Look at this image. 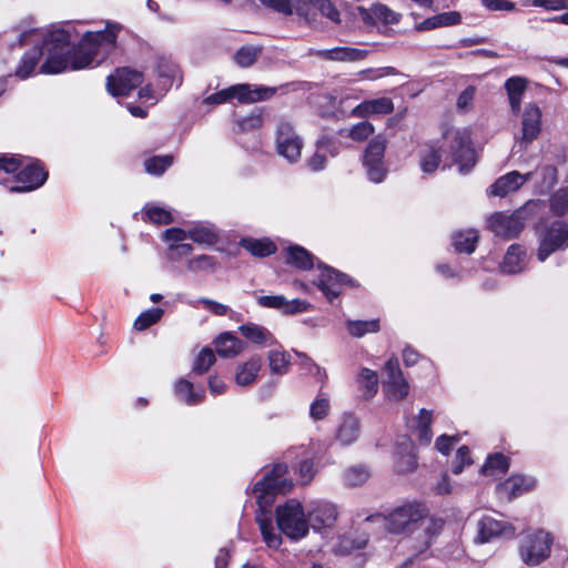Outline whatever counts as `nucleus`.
<instances>
[{
	"label": "nucleus",
	"mask_w": 568,
	"mask_h": 568,
	"mask_svg": "<svg viewBox=\"0 0 568 568\" xmlns=\"http://www.w3.org/2000/svg\"><path fill=\"white\" fill-rule=\"evenodd\" d=\"M525 221L526 209L521 207L513 213H494L487 219V225L496 236L511 239L521 232Z\"/></svg>",
	"instance_id": "10"
},
{
	"label": "nucleus",
	"mask_w": 568,
	"mask_h": 568,
	"mask_svg": "<svg viewBox=\"0 0 568 568\" xmlns=\"http://www.w3.org/2000/svg\"><path fill=\"white\" fill-rule=\"evenodd\" d=\"M515 529L508 524L497 520L491 516H484L478 521V539L480 542H487L498 536L511 537Z\"/></svg>",
	"instance_id": "22"
},
{
	"label": "nucleus",
	"mask_w": 568,
	"mask_h": 568,
	"mask_svg": "<svg viewBox=\"0 0 568 568\" xmlns=\"http://www.w3.org/2000/svg\"><path fill=\"white\" fill-rule=\"evenodd\" d=\"M265 7L284 16H295L298 21L317 26L321 18L338 24L341 13L332 0H260Z\"/></svg>",
	"instance_id": "5"
},
{
	"label": "nucleus",
	"mask_w": 568,
	"mask_h": 568,
	"mask_svg": "<svg viewBox=\"0 0 568 568\" xmlns=\"http://www.w3.org/2000/svg\"><path fill=\"white\" fill-rule=\"evenodd\" d=\"M287 465L277 463L267 471L262 479L256 481L253 493L260 507V514L256 515L263 540L270 548L277 549L282 544V537L272 525L268 515V508L274 503L276 494H285L293 487V481L286 477Z\"/></svg>",
	"instance_id": "4"
},
{
	"label": "nucleus",
	"mask_w": 568,
	"mask_h": 568,
	"mask_svg": "<svg viewBox=\"0 0 568 568\" xmlns=\"http://www.w3.org/2000/svg\"><path fill=\"white\" fill-rule=\"evenodd\" d=\"M367 519L381 520L388 534L402 536L406 547L416 555L425 552L444 527V520L430 516L426 504L417 500L404 501L384 515Z\"/></svg>",
	"instance_id": "2"
},
{
	"label": "nucleus",
	"mask_w": 568,
	"mask_h": 568,
	"mask_svg": "<svg viewBox=\"0 0 568 568\" xmlns=\"http://www.w3.org/2000/svg\"><path fill=\"white\" fill-rule=\"evenodd\" d=\"M298 474H300V478H301L302 483L308 484L315 475L313 460H311V459L303 460L300 464Z\"/></svg>",
	"instance_id": "60"
},
{
	"label": "nucleus",
	"mask_w": 568,
	"mask_h": 568,
	"mask_svg": "<svg viewBox=\"0 0 568 568\" xmlns=\"http://www.w3.org/2000/svg\"><path fill=\"white\" fill-rule=\"evenodd\" d=\"M318 268L321 274L316 285L327 300L333 301L341 294V287L348 282L347 276L327 266L318 265Z\"/></svg>",
	"instance_id": "19"
},
{
	"label": "nucleus",
	"mask_w": 568,
	"mask_h": 568,
	"mask_svg": "<svg viewBox=\"0 0 568 568\" xmlns=\"http://www.w3.org/2000/svg\"><path fill=\"white\" fill-rule=\"evenodd\" d=\"M361 435L359 419L352 414H344L336 427L334 439L341 446H349L354 444Z\"/></svg>",
	"instance_id": "23"
},
{
	"label": "nucleus",
	"mask_w": 568,
	"mask_h": 568,
	"mask_svg": "<svg viewBox=\"0 0 568 568\" xmlns=\"http://www.w3.org/2000/svg\"><path fill=\"white\" fill-rule=\"evenodd\" d=\"M394 111L392 99L383 97L377 99L364 100L351 111V116L366 119L374 115H386Z\"/></svg>",
	"instance_id": "20"
},
{
	"label": "nucleus",
	"mask_w": 568,
	"mask_h": 568,
	"mask_svg": "<svg viewBox=\"0 0 568 568\" xmlns=\"http://www.w3.org/2000/svg\"><path fill=\"white\" fill-rule=\"evenodd\" d=\"M286 262L300 270H310L314 265L313 255L300 245L286 248Z\"/></svg>",
	"instance_id": "34"
},
{
	"label": "nucleus",
	"mask_w": 568,
	"mask_h": 568,
	"mask_svg": "<svg viewBox=\"0 0 568 568\" xmlns=\"http://www.w3.org/2000/svg\"><path fill=\"white\" fill-rule=\"evenodd\" d=\"M551 211L557 215H564L568 210V189H559L550 197Z\"/></svg>",
	"instance_id": "54"
},
{
	"label": "nucleus",
	"mask_w": 568,
	"mask_h": 568,
	"mask_svg": "<svg viewBox=\"0 0 568 568\" xmlns=\"http://www.w3.org/2000/svg\"><path fill=\"white\" fill-rule=\"evenodd\" d=\"M262 368V359L258 356H252L248 361L240 365L235 373V383L241 387L252 385Z\"/></svg>",
	"instance_id": "30"
},
{
	"label": "nucleus",
	"mask_w": 568,
	"mask_h": 568,
	"mask_svg": "<svg viewBox=\"0 0 568 568\" xmlns=\"http://www.w3.org/2000/svg\"><path fill=\"white\" fill-rule=\"evenodd\" d=\"M143 82V74L139 71L128 68L118 69L113 74L106 79V90L110 94L126 95L133 89L141 85Z\"/></svg>",
	"instance_id": "13"
},
{
	"label": "nucleus",
	"mask_w": 568,
	"mask_h": 568,
	"mask_svg": "<svg viewBox=\"0 0 568 568\" xmlns=\"http://www.w3.org/2000/svg\"><path fill=\"white\" fill-rule=\"evenodd\" d=\"M276 523L278 529L292 540L304 538L311 527L308 517L296 499H290L276 508Z\"/></svg>",
	"instance_id": "7"
},
{
	"label": "nucleus",
	"mask_w": 568,
	"mask_h": 568,
	"mask_svg": "<svg viewBox=\"0 0 568 568\" xmlns=\"http://www.w3.org/2000/svg\"><path fill=\"white\" fill-rule=\"evenodd\" d=\"M174 393L176 397L189 406L200 404L205 396L202 387L195 388L193 383L185 378H180L174 384Z\"/></svg>",
	"instance_id": "29"
},
{
	"label": "nucleus",
	"mask_w": 568,
	"mask_h": 568,
	"mask_svg": "<svg viewBox=\"0 0 568 568\" xmlns=\"http://www.w3.org/2000/svg\"><path fill=\"white\" fill-rule=\"evenodd\" d=\"M552 537L539 529L526 535L519 546V556L528 566H538L545 561L551 550Z\"/></svg>",
	"instance_id": "8"
},
{
	"label": "nucleus",
	"mask_w": 568,
	"mask_h": 568,
	"mask_svg": "<svg viewBox=\"0 0 568 568\" xmlns=\"http://www.w3.org/2000/svg\"><path fill=\"white\" fill-rule=\"evenodd\" d=\"M346 327L353 337H363L367 333H376L379 331V320L374 318L369 321H352L346 322Z\"/></svg>",
	"instance_id": "40"
},
{
	"label": "nucleus",
	"mask_w": 568,
	"mask_h": 568,
	"mask_svg": "<svg viewBox=\"0 0 568 568\" xmlns=\"http://www.w3.org/2000/svg\"><path fill=\"white\" fill-rule=\"evenodd\" d=\"M48 179V172L37 162L26 164L16 175V184L9 185L11 192H30L40 187Z\"/></svg>",
	"instance_id": "14"
},
{
	"label": "nucleus",
	"mask_w": 568,
	"mask_h": 568,
	"mask_svg": "<svg viewBox=\"0 0 568 568\" xmlns=\"http://www.w3.org/2000/svg\"><path fill=\"white\" fill-rule=\"evenodd\" d=\"M242 335L254 344L270 346L276 343L272 333L257 324L248 323L239 327Z\"/></svg>",
	"instance_id": "31"
},
{
	"label": "nucleus",
	"mask_w": 568,
	"mask_h": 568,
	"mask_svg": "<svg viewBox=\"0 0 568 568\" xmlns=\"http://www.w3.org/2000/svg\"><path fill=\"white\" fill-rule=\"evenodd\" d=\"M257 304L261 307L273 308L286 315L303 313L308 310L310 303L304 300H287L283 295H263L257 297Z\"/></svg>",
	"instance_id": "18"
},
{
	"label": "nucleus",
	"mask_w": 568,
	"mask_h": 568,
	"mask_svg": "<svg viewBox=\"0 0 568 568\" xmlns=\"http://www.w3.org/2000/svg\"><path fill=\"white\" fill-rule=\"evenodd\" d=\"M215 363V354L213 349L205 347L203 348L193 365V372L201 375L210 369V367Z\"/></svg>",
	"instance_id": "50"
},
{
	"label": "nucleus",
	"mask_w": 568,
	"mask_h": 568,
	"mask_svg": "<svg viewBox=\"0 0 568 568\" xmlns=\"http://www.w3.org/2000/svg\"><path fill=\"white\" fill-rule=\"evenodd\" d=\"M369 471L364 466H353L347 468L343 474V480L346 486L356 487L367 481Z\"/></svg>",
	"instance_id": "45"
},
{
	"label": "nucleus",
	"mask_w": 568,
	"mask_h": 568,
	"mask_svg": "<svg viewBox=\"0 0 568 568\" xmlns=\"http://www.w3.org/2000/svg\"><path fill=\"white\" fill-rule=\"evenodd\" d=\"M315 54L327 61L355 62L364 60L367 51L352 47H336L332 49L317 50Z\"/></svg>",
	"instance_id": "26"
},
{
	"label": "nucleus",
	"mask_w": 568,
	"mask_h": 568,
	"mask_svg": "<svg viewBox=\"0 0 568 568\" xmlns=\"http://www.w3.org/2000/svg\"><path fill=\"white\" fill-rule=\"evenodd\" d=\"M531 172L520 174L518 171H511L495 181L489 189V195L504 197L517 191L525 182L531 179Z\"/></svg>",
	"instance_id": "21"
},
{
	"label": "nucleus",
	"mask_w": 568,
	"mask_h": 568,
	"mask_svg": "<svg viewBox=\"0 0 568 568\" xmlns=\"http://www.w3.org/2000/svg\"><path fill=\"white\" fill-rule=\"evenodd\" d=\"M384 374L386 375L385 381H394L399 379L403 376V373L399 368V363L397 358H389L384 366Z\"/></svg>",
	"instance_id": "58"
},
{
	"label": "nucleus",
	"mask_w": 568,
	"mask_h": 568,
	"mask_svg": "<svg viewBox=\"0 0 568 568\" xmlns=\"http://www.w3.org/2000/svg\"><path fill=\"white\" fill-rule=\"evenodd\" d=\"M471 459L469 457V449L467 446H462L458 448L455 462L453 465V473L458 475L463 471L465 465H470Z\"/></svg>",
	"instance_id": "56"
},
{
	"label": "nucleus",
	"mask_w": 568,
	"mask_h": 568,
	"mask_svg": "<svg viewBox=\"0 0 568 568\" xmlns=\"http://www.w3.org/2000/svg\"><path fill=\"white\" fill-rule=\"evenodd\" d=\"M189 239L199 244L213 245L217 241V234L211 226L199 224L189 229Z\"/></svg>",
	"instance_id": "42"
},
{
	"label": "nucleus",
	"mask_w": 568,
	"mask_h": 568,
	"mask_svg": "<svg viewBox=\"0 0 568 568\" xmlns=\"http://www.w3.org/2000/svg\"><path fill=\"white\" fill-rule=\"evenodd\" d=\"M432 416V410L423 408L416 418L415 430L420 444L423 445H428L433 438V433L430 430Z\"/></svg>",
	"instance_id": "36"
},
{
	"label": "nucleus",
	"mask_w": 568,
	"mask_h": 568,
	"mask_svg": "<svg viewBox=\"0 0 568 568\" xmlns=\"http://www.w3.org/2000/svg\"><path fill=\"white\" fill-rule=\"evenodd\" d=\"M443 154L452 158L460 173H467L476 164V152L471 145L470 132L466 128H448L439 144L426 145L419 154V165L425 174L434 173Z\"/></svg>",
	"instance_id": "3"
},
{
	"label": "nucleus",
	"mask_w": 568,
	"mask_h": 568,
	"mask_svg": "<svg viewBox=\"0 0 568 568\" xmlns=\"http://www.w3.org/2000/svg\"><path fill=\"white\" fill-rule=\"evenodd\" d=\"M509 463L505 455L503 454H494L489 456L481 467V471L484 474H488L490 470H498L504 474L508 470Z\"/></svg>",
	"instance_id": "53"
},
{
	"label": "nucleus",
	"mask_w": 568,
	"mask_h": 568,
	"mask_svg": "<svg viewBox=\"0 0 568 568\" xmlns=\"http://www.w3.org/2000/svg\"><path fill=\"white\" fill-rule=\"evenodd\" d=\"M159 77L164 79V87H172L181 83L180 70L176 64L164 63L159 65Z\"/></svg>",
	"instance_id": "52"
},
{
	"label": "nucleus",
	"mask_w": 568,
	"mask_h": 568,
	"mask_svg": "<svg viewBox=\"0 0 568 568\" xmlns=\"http://www.w3.org/2000/svg\"><path fill=\"white\" fill-rule=\"evenodd\" d=\"M163 239L171 244H181V242L189 239V231L180 227H171L163 232Z\"/></svg>",
	"instance_id": "57"
},
{
	"label": "nucleus",
	"mask_w": 568,
	"mask_h": 568,
	"mask_svg": "<svg viewBox=\"0 0 568 568\" xmlns=\"http://www.w3.org/2000/svg\"><path fill=\"white\" fill-rule=\"evenodd\" d=\"M484 7L493 11H511L515 4L508 0H481Z\"/></svg>",
	"instance_id": "63"
},
{
	"label": "nucleus",
	"mask_w": 568,
	"mask_h": 568,
	"mask_svg": "<svg viewBox=\"0 0 568 568\" xmlns=\"http://www.w3.org/2000/svg\"><path fill=\"white\" fill-rule=\"evenodd\" d=\"M275 87H264L256 84L241 83L231 85L216 93L206 97L203 103L207 105H217L237 99L240 103H254L271 99L276 93Z\"/></svg>",
	"instance_id": "6"
},
{
	"label": "nucleus",
	"mask_w": 568,
	"mask_h": 568,
	"mask_svg": "<svg viewBox=\"0 0 568 568\" xmlns=\"http://www.w3.org/2000/svg\"><path fill=\"white\" fill-rule=\"evenodd\" d=\"M374 132V125L368 121H363L352 125L345 131H341V134L349 138L355 142H363L373 135Z\"/></svg>",
	"instance_id": "43"
},
{
	"label": "nucleus",
	"mask_w": 568,
	"mask_h": 568,
	"mask_svg": "<svg viewBox=\"0 0 568 568\" xmlns=\"http://www.w3.org/2000/svg\"><path fill=\"white\" fill-rule=\"evenodd\" d=\"M387 140L383 135H376L371 140L363 155V166L369 181L381 183L384 181L387 169L384 163V154Z\"/></svg>",
	"instance_id": "9"
},
{
	"label": "nucleus",
	"mask_w": 568,
	"mask_h": 568,
	"mask_svg": "<svg viewBox=\"0 0 568 568\" xmlns=\"http://www.w3.org/2000/svg\"><path fill=\"white\" fill-rule=\"evenodd\" d=\"M268 366L273 374L284 375L288 372L291 365V356L283 349H272L268 355Z\"/></svg>",
	"instance_id": "35"
},
{
	"label": "nucleus",
	"mask_w": 568,
	"mask_h": 568,
	"mask_svg": "<svg viewBox=\"0 0 568 568\" xmlns=\"http://www.w3.org/2000/svg\"><path fill=\"white\" fill-rule=\"evenodd\" d=\"M475 97V88L468 87L466 88L457 99V108L458 110L466 111L473 103Z\"/></svg>",
	"instance_id": "61"
},
{
	"label": "nucleus",
	"mask_w": 568,
	"mask_h": 568,
	"mask_svg": "<svg viewBox=\"0 0 568 568\" xmlns=\"http://www.w3.org/2000/svg\"><path fill=\"white\" fill-rule=\"evenodd\" d=\"M20 168V160L13 155H1L0 156V170L7 173L16 172Z\"/></svg>",
	"instance_id": "64"
},
{
	"label": "nucleus",
	"mask_w": 568,
	"mask_h": 568,
	"mask_svg": "<svg viewBox=\"0 0 568 568\" xmlns=\"http://www.w3.org/2000/svg\"><path fill=\"white\" fill-rule=\"evenodd\" d=\"M215 266L214 258L209 255H200L189 261L187 267L192 272L212 270Z\"/></svg>",
	"instance_id": "55"
},
{
	"label": "nucleus",
	"mask_w": 568,
	"mask_h": 568,
	"mask_svg": "<svg viewBox=\"0 0 568 568\" xmlns=\"http://www.w3.org/2000/svg\"><path fill=\"white\" fill-rule=\"evenodd\" d=\"M199 303H201L204 308L219 316L225 315L229 311V306L210 298H201Z\"/></svg>",
	"instance_id": "62"
},
{
	"label": "nucleus",
	"mask_w": 568,
	"mask_h": 568,
	"mask_svg": "<svg viewBox=\"0 0 568 568\" xmlns=\"http://www.w3.org/2000/svg\"><path fill=\"white\" fill-rule=\"evenodd\" d=\"M568 246V229L566 224L556 222L547 231L538 250V260L544 262L551 253Z\"/></svg>",
	"instance_id": "17"
},
{
	"label": "nucleus",
	"mask_w": 568,
	"mask_h": 568,
	"mask_svg": "<svg viewBox=\"0 0 568 568\" xmlns=\"http://www.w3.org/2000/svg\"><path fill=\"white\" fill-rule=\"evenodd\" d=\"M383 386L385 395L390 400L398 402L406 397L409 392V385L404 377L394 381H384Z\"/></svg>",
	"instance_id": "41"
},
{
	"label": "nucleus",
	"mask_w": 568,
	"mask_h": 568,
	"mask_svg": "<svg viewBox=\"0 0 568 568\" xmlns=\"http://www.w3.org/2000/svg\"><path fill=\"white\" fill-rule=\"evenodd\" d=\"M356 11L357 17L369 27H375L378 23L385 26L396 24L402 18L400 13L383 3H373L369 8L357 7Z\"/></svg>",
	"instance_id": "16"
},
{
	"label": "nucleus",
	"mask_w": 568,
	"mask_h": 568,
	"mask_svg": "<svg viewBox=\"0 0 568 568\" xmlns=\"http://www.w3.org/2000/svg\"><path fill=\"white\" fill-rule=\"evenodd\" d=\"M72 28L73 26L68 22L51 29L34 27L19 29L20 47L41 42V50L26 53L16 69V75L22 80L29 78L38 63L40 53L47 54L40 68L42 73L54 74L85 69L93 63L99 53H109L114 48L121 29L120 24L108 22L104 30L84 32L79 47L72 49L70 47Z\"/></svg>",
	"instance_id": "1"
},
{
	"label": "nucleus",
	"mask_w": 568,
	"mask_h": 568,
	"mask_svg": "<svg viewBox=\"0 0 568 568\" xmlns=\"http://www.w3.org/2000/svg\"><path fill=\"white\" fill-rule=\"evenodd\" d=\"M261 53V49L257 47H242L234 55L236 63L241 68L251 67Z\"/></svg>",
	"instance_id": "51"
},
{
	"label": "nucleus",
	"mask_w": 568,
	"mask_h": 568,
	"mask_svg": "<svg viewBox=\"0 0 568 568\" xmlns=\"http://www.w3.org/2000/svg\"><path fill=\"white\" fill-rule=\"evenodd\" d=\"M357 383L363 390L364 397L371 398L377 393L378 377L376 372L369 368H362L357 377Z\"/></svg>",
	"instance_id": "38"
},
{
	"label": "nucleus",
	"mask_w": 568,
	"mask_h": 568,
	"mask_svg": "<svg viewBox=\"0 0 568 568\" xmlns=\"http://www.w3.org/2000/svg\"><path fill=\"white\" fill-rule=\"evenodd\" d=\"M520 136L517 140L520 146L526 148L532 143L542 129V110L535 102L526 103L520 109Z\"/></svg>",
	"instance_id": "11"
},
{
	"label": "nucleus",
	"mask_w": 568,
	"mask_h": 568,
	"mask_svg": "<svg viewBox=\"0 0 568 568\" xmlns=\"http://www.w3.org/2000/svg\"><path fill=\"white\" fill-rule=\"evenodd\" d=\"M504 87L507 92L511 113L519 114L521 102L528 87V80L524 77H511L505 81Z\"/></svg>",
	"instance_id": "27"
},
{
	"label": "nucleus",
	"mask_w": 568,
	"mask_h": 568,
	"mask_svg": "<svg viewBox=\"0 0 568 568\" xmlns=\"http://www.w3.org/2000/svg\"><path fill=\"white\" fill-rule=\"evenodd\" d=\"M329 409L331 404L328 396L320 393L311 404L310 416L314 420H321L328 415Z\"/></svg>",
	"instance_id": "47"
},
{
	"label": "nucleus",
	"mask_w": 568,
	"mask_h": 568,
	"mask_svg": "<svg viewBox=\"0 0 568 568\" xmlns=\"http://www.w3.org/2000/svg\"><path fill=\"white\" fill-rule=\"evenodd\" d=\"M531 4L550 11H559L568 8L567 0H532Z\"/></svg>",
	"instance_id": "59"
},
{
	"label": "nucleus",
	"mask_w": 568,
	"mask_h": 568,
	"mask_svg": "<svg viewBox=\"0 0 568 568\" xmlns=\"http://www.w3.org/2000/svg\"><path fill=\"white\" fill-rule=\"evenodd\" d=\"M214 346L220 356L232 358L244 351L245 344L234 334L224 332L214 339Z\"/></svg>",
	"instance_id": "28"
},
{
	"label": "nucleus",
	"mask_w": 568,
	"mask_h": 568,
	"mask_svg": "<svg viewBox=\"0 0 568 568\" xmlns=\"http://www.w3.org/2000/svg\"><path fill=\"white\" fill-rule=\"evenodd\" d=\"M460 21V14L456 11L443 12L434 17L427 18L418 23L415 29L417 31L433 30L439 27H448L457 24Z\"/></svg>",
	"instance_id": "33"
},
{
	"label": "nucleus",
	"mask_w": 568,
	"mask_h": 568,
	"mask_svg": "<svg viewBox=\"0 0 568 568\" xmlns=\"http://www.w3.org/2000/svg\"><path fill=\"white\" fill-rule=\"evenodd\" d=\"M525 252L517 244H513L507 250L504 261L500 265L501 271L507 274H516L524 270Z\"/></svg>",
	"instance_id": "32"
},
{
	"label": "nucleus",
	"mask_w": 568,
	"mask_h": 568,
	"mask_svg": "<svg viewBox=\"0 0 568 568\" xmlns=\"http://www.w3.org/2000/svg\"><path fill=\"white\" fill-rule=\"evenodd\" d=\"M172 163L173 158L171 155L153 156L144 162V166L148 173L161 175Z\"/></svg>",
	"instance_id": "49"
},
{
	"label": "nucleus",
	"mask_w": 568,
	"mask_h": 568,
	"mask_svg": "<svg viewBox=\"0 0 568 568\" xmlns=\"http://www.w3.org/2000/svg\"><path fill=\"white\" fill-rule=\"evenodd\" d=\"M148 221L155 224H169L173 222V215L169 209L155 203H148L143 209Z\"/></svg>",
	"instance_id": "39"
},
{
	"label": "nucleus",
	"mask_w": 568,
	"mask_h": 568,
	"mask_svg": "<svg viewBox=\"0 0 568 568\" xmlns=\"http://www.w3.org/2000/svg\"><path fill=\"white\" fill-rule=\"evenodd\" d=\"M243 246L254 256L265 257L276 251V246L270 240H245Z\"/></svg>",
	"instance_id": "44"
},
{
	"label": "nucleus",
	"mask_w": 568,
	"mask_h": 568,
	"mask_svg": "<svg viewBox=\"0 0 568 568\" xmlns=\"http://www.w3.org/2000/svg\"><path fill=\"white\" fill-rule=\"evenodd\" d=\"M164 311L160 307H152L142 312L134 321L133 327L136 331H144L159 322Z\"/></svg>",
	"instance_id": "46"
},
{
	"label": "nucleus",
	"mask_w": 568,
	"mask_h": 568,
	"mask_svg": "<svg viewBox=\"0 0 568 568\" xmlns=\"http://www.w3.org/2000/svg\"><path fill=\"white\" fill-rule=\"evenodd\" d=\"M536 486V480L532 477H526L521 475L511 476L504 483L499 484L497 491L500 497H505L508 500L516 498L525 493L530 491Z\"/></svg>",
	"instance_id": "24"
},
{
	"label": "nucleus",
	"mask_w": 568,
	"mask_h": 568,
	"mask_svg": "<svg viewBox=\"0 0 568 568\" xmlns=\"http://www.w3.org/2000/svg\"><path fill=\"white\" fill-rule=\"evenodd\" d=\"M477 241L478 235L474 230L458 232L453 236V245L459 253H473L476 248Z\"/></svg>",
	"instance_id": "37"
},
{
	"label": "nucleus",
	"mask_w": 568,
	"mask_h": 568,
	"mask_svg": "<svg viewBox=\"0 0 568 568\" xmlns=\"http://www.w3.org/2000/svg\"><path fill=\"white\" fill-rule=\"evenodd\" d=\"M337 516L336 506L329 501H312L307 508L310 526L316 531L332 528L337 520Z\"/></svg>",
	"instance_id": "15"
},
{
	"label": "nucleus",
	"mask_w": 568,
	"mask_h": 568,
	"mask_svg": "<svg viewBox=\"0 0 568 568\" xmlns=\"http://www.w3.org/2000/svg\"><path fill=\"white\" fill-rule=\"evenodd\" d=\"M302 148V140L295 133L292 124L285 121L281 122L276 131L277 153L290 163H294L300 160Z\"/></svg>",
	"instance_id": "12"
},
{
	"label": "nucleus",
	"mask_w": 568,
	"mask_h": 568,
	"mask_svg": "<svg viewBox=\"0 0 568 568\" xmlns=\"http://www.w3.org/2000/svg\"><path fill=\"white\" fill-rule=\"evenodd\" d=\"M326 143H327L326 140H324V139L320 140L317 142V149H316L315 153L307 160V166L313 172H320V171L324 170L326 166V162H327V156H326V152H325Z\"/></svg>",
	"instance_id": "48"
},
{
	"label": "nucleus",
	"mask_w": 568,
	"mask_h": 568,
	"mask_svg": "<svg viewBox=\"0 0 568 568\" xmlns=\"http://www.w3.org/2000/svg\"><path fill=\"white\" fill-rule=\"evenodd\" d=\"M417 466L415 447L408 437H402L396 444V469L399 473H410Z\"/></svg>",
	"instance_id": "25"
}]
</instances>
